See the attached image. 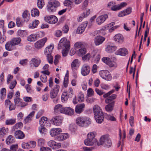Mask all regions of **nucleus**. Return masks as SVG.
Wrapping results in <instances>:
<instances>
[{
  "mask_svg": "<svg viewBox=\"0 0 151 151\" xmlns=\"http://www.w3.org/2000/svg\"><path fill=\"white\" fill-rule=\"evenodd\" d=\"M70 47V43L69 40L64 37L62 38L59 43L58 49L63 48L62 51V55L64 57L66 56Z\"/></svg>",
  "mask_w": 151,
  "mask_h": 151,
  "instance_id": "nucleus-1",
  "label": "nucleus"
},
{
  "mask_svg": "<svg viewBox=\"0 0 151 151\" xmlns=\"http://www.w3.org/2000/svg\"><path fill=\"white\" fill-rule=\"evenodd\" d=\"M76 122L78 125L83 127L88 126L91 123L90 119L86 117H79L76 119Z\"/></svg>",
  "mask_w": 151,
  "mask_h": 151,
  "instance_id": "nucleus-2",
  "label": "nucleus"
},
{
  "mask_svg": "<svg viewBox=\"0 0 151 151\" xmlns=\"http://www.w3.org/2000/svg\"><path fill=\"white\" fill-rule=\"evenodd\" d=\"M111 142L109 136L108 134L102 136L97 143V145L99 146L104 145L105 146H106L107 147H111Z\"/></svg>",
  "mask_w": 151,
  "mask_h": 151,
  "instance_id": "nucleus-3",
  "label": "nucleus"
},
{
  "mask_svg": "<svg viewBox=\"0 0 151 151\" xmlns=\"http://www.w3.org/2000/svg\"><path fill=\"white\" fill-rule=\"evenodd\" d=\"M127 5L126 3L122 2L120 4L116 5L114 3L111 2L108 3V7L112 10L116 11L120 10L122 7L125 6Z\"/></svg>",
  "mask_w": 151,
  "mask_h": 151,
  "instance_id": "nucleus-4",
  "label": "nucleus"
},
{
  "mask_svg": "<svg viewBox=\"0 0 151 151\" xmlns=\"http://www.w3.org/2000/svg\"><path fill=\"white\" fill-rule=\"evenodd\" d=\"M60 5V3L59 2L55 0L49 2L47 5L48 11L51 12L55 11L56 8Z\"/></svg>",
  "mask_w": 151,
  "mask_h": 151,
  "instance_id": "nucleus-5",
  "label": "nucleus"
},
{
  "mask_svg": "<svg viewBox=\"0 0 151 151\" xmlns=\"http://www.w3.org/2000/svg\"><path fill=\"white\" fill-rule=\"evenodd\" d=\"M99 75L103 78L106 81H110L112 79L111 74L107 70L101 71L99 72Z\"/></svg>",
  "mask_w": 151,
  "mask_h": 151,
  "instance_id": "nucleus-6",
  "label": "nucleus"
},
{
  "mask_svg": "<svg viewBox=\"0 0 151 151\" xmlns=\"http://www.w3.org/2000/svg\"><path fill=\"white\" fill-rule=\"evenodd\" d=\"M60 88L59 86H55L51 90L50 97L51 99L56 98L58 96V94Z\"/></svg>",
  "mask_w": 151,
  "mask_h": 151,
  "instance_id": "nucleus-7",
  "label": "nucleus"
},
{
  "mask_svg": "<svg viewBox=\"0 0 151 151\" xmlns=\"http://www.w3.org/2000/svg\"><path fill=\"white\" fill-rule=\"evenodd\" d=\"M45 21L48 23L54 24L58 22V19L57 17L53 15L47 16L45 17Z\"/></svg>",
  "mask_w": 151,
  "mask_h": 151,
  "instance_id": "nucleus-8",
  "label": "nucleus"
},
{
  "mask_svg": "<svg viewBox=\"0 0 151 151\" xmlns=\"http://www.w3.org/2000/svg\"><path fill=\"white\" fill-rule=\"evenodd\" d=\"M47 40V38L45 37L37 41L35 44V47L38 49L41 48L44 46Z\"/></svg>",
  "mask_w": 151,
  "mask_h": 151,
  "instance_id": "nucleus-9",
  "label": "nucleus"
},
{
  "mask_svg": "<svg viewBox=\"0 0 151 151\" xmlns=\"http://www.w3.org/2000/svg\"><path fill=\"white\" fill-rule=\"evenodd\" d=\"M90 70L89 66L86 64H84L81 68V73L83 76H86L89 74Z\"/></svg>",
  "mask_w": 151,
  "mask_h": 151,
  "instance_id": "nucleus-10",
  "label": "nucleus"
},
{
  "mask_svg": "<svg viewBox=\"0 0 151 151\" xmlns=\"http://www.w3.org/2000/svg\"><path fill=\"white\" fill-rule=\"evenodd\" d=\"M48 145L53 149H57L60 148L61 146V144L57 143L53 140H50L48 142Z\"/></svg>",
  "mask_w": 151,
  "mask_h": 151,
  "instance_id": "nucleus-11",
  "label": "nucleus"
},
{
  "mask_svg": "<svg viewBox=\"0 0 151 151\" xmlns=\"http://www.w3.org/2000/svg\"><path fill=\"white\" fill-rule=\"evenodd\" d=\"M88 22H85L80 24L77 28L76 32L78 34H81L84 31L85 29L87 26Z\"/></svg>",
  "mask_w": 151,
  "mask_h": 151,
  "instance_id": "nucleus-12",
  "label": "nucleus"
},
{
  "mask_svg": "<svg viewBox=\"0 0 151 151\" xmlns=\"http://www.w3.org/2000/svg\"><path fill=\"white\" fill-rule=\"evenodd\" d=\"M42 34L43 35L42 32H41L38 33V34H32L27 37V40L30 42L35 41L37 40L40 35Z\"/></svg>",
  "mask_w": 151,
  "mask_h": 151,
  "instance_id": "nucleus-13",
  "label": "nucleus"
},
{
  "mask_svg": "<svg viewBox=\"0 0 151 151\" xmlns=\"http://www.w3.org/2000/svg\"><path fill=\"white\" fill-rule=\"evenodd\" d=\"M61 111V113L70 116L73 115L74 113V109L70 107H63Z\"/></svg>",
  "mask_w": 151,
  "mask_h": 151,
  "instance_id": "nucleus-14",
  "label": "nucleus"
},
{
  "mask_svg": "<svg viewBox=\"0 0 151 151\" xmlns=\"http://www.w3.org/2000/svg\"><path fill=\"white\" fill-rule=\"evenodd\" d=\"M114 40L115 42L119 44L122 43L124 41V38L121 34H117L114 36Z\"/></svg>",
  "mask_w": 151,
  "mask_h": 151,
  "instance_id": "nucleus-15",
  "label": "nucleus"
},
{
  "mask_svg": "<svg viewBox=\"0 0 151 151\" xmlns=\"http://www.w3.org/2000/svg\"><path fill=\"white\" fill-rule=\"evenodd\" d=\"M80 65L78 59H74L71 64V68L73 71H75L78 68Z\"/></svg>",
  "mask_w": 151,
  "mask_h": 151,
  "instance_id": "nucleus-16",
  "label": "nucleus"
},
{
  "mask_svg": "<svg viewBox=\"0 0 151 151\" xmlns=\"http://www.w3.org/2000/svg\"><path fill=\"white\" fill-rule=\"evenodd\" d=\"M52 120L53 124L56 126H60L62 124V119L60 116H55L52 119Z\"/></svg>",
  "mask_w": 151,
  "mask_h": 151,
  "instance_id": "nucleus-17",
  "label": "nucleus"
},
{
  "mask_svg": "<svg viewBox=\"0 0 151 151\" xmlns=\"http://www.w3.org/2000/svg\"><path fill=\"white\" fill-rule=\"evenodd\" d=\"M15 105L18 106L24 107L27 105L26 103L22 102V100L20 98L16 97L14 100Z\"/></svg>",
  "mask_w": 151,
  "mask_h": 151,
  "instance_id": "nucleus-18",
  "label": "nucleus"
},
{
  "mask_svg": "<svg viewBox=\"0 0 151 151\" xmlns=\"http://www.w3.org/2000/svg\"><path fill=\"white\" fill-rule=\"evenodd\" d=\"M85 107V104L84 103L78 104L75 108V111L77 114H80L84 111Z\"/></svg>",
  "mask_w": 151,
  "mask_h": 151,
  "instance_id": "nucleus-19",
  "label": "nucleus"
},
{
  "mask_svg": "<svg viewBox=\"0 0 151 151\" xmlns=\"http://www.w3.org/2000/svg\"><path fill=\"white\" fill-rule=\"evenodd\" d=\"M69 136V134L68 133H62L56 136L55 137V139L59 141H63L67 139Z\"/></svg>",
  "mask_w": 151,
  "mask_h": 151,
  "instance_id": "nucleus-20",
  "label": "nucleus"
},
{
  "mask_svg": "<svg viewBox=\"0 0 151 151\" xmlns=\"http://www.w3.org/2000/svg\"><path fill=\"white\" fill-rule=\"evenodd\" d=\"M62 132V129L60 128H52L50 132V134L52 137L59 135Z\"/></svg>",
  "mask_w": 151,
  "mask_h": 151,
  "instance_id": "nucleus-21",
  "label": "nucleus"
},
{
  "mask_svg": "<svg viewBox=\"0 0 151 151\" xmlns=\"http://www.w3.org/2000/svg\"><path fill=\"white\" fill-rule=\"evenodd\" d=\"M105 38L101 36H97L94 40V43L96 45H99L102 44L105 40Z\"/></svg>",
  "mask_w": 151,
  "mask_h": 151,
  "instance_id": "nucleus-22",
  "label": "nucleus"
},
{
  "mask_svg": "<svg viewBox=\"0 0 151 151\" xmlns=\"http://www.w3.org/2000/svg\"><path fill=\"white\" fill-rule=\"evenodd\" d=\"M107 17L108 16L107 14L101 15L97 18L96 22L98 24L100 25L104 22Z\"/></svg>",
  "mask_w": 151,
  "mask_h": 151,
  "instance_id": "nucleus-23",
  "label": "nucleus"
},
{
  "mask_svg": "<svg viewBox=\"0 0 151 151\" xmlns=\"http://www.w3.org/2000/svg\"><path fill=\"white\" fill-rule=\"evenodd\" d=\"M115 54L116 55L124 56L128 54V51L125 48H123L119 49L115 52Z\"/></svg>",
  "mask_w": 151,
  "mask_h": 151,
  "instance_id": "nucleus-24",
  "label": "nucleus"
},
{
  "mask_svg": "<svg viewBox=\"0 0 151 151\" xmlns=\"http://www.w3.org/2000/svg\"><path fill=\"white\" fill-rule=\"evenodd\" d=\"M33 65L35 67H38L41 63V60L38 58H33L31 60Z\"/></svg>",
  "mask_w": 151,
  "mask_h": 151,
  "instance_id": "nucleus-25",
  "label": "nucleus"
},
{
  "mask_svg": "<svg viewBox=\"0 0 151 151\" xmlns=\"http://www.w3.org/2000/svg\"><path fill=\"white\" fill-rule=\"evenodd\" d=\"M14 136L16 138L22 139L25 137V135L23 132L21 130L16 131L14 133Z\"/></svg>",
  "mask_w": 151,
  "mask_h": 151,
  "instance_id": "nucleus-26",
  "label": "nucleus"
},
{
  "mask_svg": "<svg viewBox=\"0 0 151 151\" xmlns=\"http://www.w3.org/2000/svg\"><path fill=\"white\" fill-rule=\"evenodd\" d=\"M97 141V140H94L87 137V138L85 140L84 143L86 145L92 146Z\"/></svg>",
  "mask_w": 151,
  "mask_h": 151,
  "instance_id": "nucleus-27",
  "label": "nucleus"
},
{
  "mask_svg": "<svg viewBox=\"0 0 151 151\" xmlns=\"http://www.w3.org/2000/svg\"><path fill=\"white\" fill-rule=\"evenodd\" d=\"M116 49V47L114 45H107L106 48V51L108 53H112Z\"/></svg>",
  "mask_w": 151,
  "mask_h": 151,
  "instance_id": "nucleus-28",
  "label": "nucleus"
},
{
  "mask_svg": "<svg viewBox=\"0 0 151 151\" xmlns=\"http://www.w3.org/2000/svg\"><path fill=\"white\" fill-rule=\"evenodd\" d=\"M54 48L53 45H50L48 46L45 49L44 53L45 55H48V54H51Z\"/></svg>",
  "mask_w": 151,
  "mask_h": 151,
  "instance_id": "nucleus-29",
  "label": "nucleus"
},
{
  "mask_svg": "<svg viewBox=\"0 0 151 151\" xmlns=\"http://www.w3.org/2000/svg\"><path fill=\"white\" fill-rule=\"evenodd\" d=\"M11 41L12 44L15 46L20 43L21 41V39L19 37H14L12 39Z\"/></svg>",
  "mask_w": 151,
  "mask_h": 151,
  "instance_id": "nucleus-30",
  "label": "nucleus"
},
{
  "mask_svg": "<svg viewBox=\"0 0 151 151\" xmlns=\"http://www.w3.org/2000/svg\"><path fill=\"white\" fill-rule=\"evenodd\" d=\"M114 103V102H112L106 106L105 109L107 111L110 112L112 111L113 109Z\"/></svg>",
  "mask_w": 151,
  "mask_h": 151,
  "instance_id": "nucleus-31",
  "label": "nucleus"
},
{
  "mask_svg": "<svg viewBox=\"0 0 151 151\" xmlns=\"http://www.w3.org/2000/svg\"><path fill=\"white\" fill-rule=\"evenodd\" d=\"M8 128L5 129L4 127L0 128V137H3L8 132Z\"/></svg>",
  "mask_w": 151,
  "mask_h": 151,
  "instance_id": "nucleus-32",
  "label": "nucleus"
},
{
  "mask_svg": "<svg viewBox=\"0 0 151 151\" xmlns=\"http://www.w3.org/2000/svg\"><path fill=\"white\" fill-rule=\"evenodd\" d=\"M15 139L14 138L12 135H9L6 139V143L7 145L10 144L11 143L14 142Z\"/></svg>",
  "mask_w": 151,
  "mask_h": 151,
  "instance_id": "nucleus-33",
  "label": "nucleus"
},
{
  "mask_svg": "<svg viewBox=\"0 0 151 151\" xmlns=\"http://www.w3.org/2000/svg\"><path fill=\"white\" fill-rule=\"evenodd\" d=\"M63 107V106L60 104H58L55 106L54 108V110L55 112H57L59 111L61 113V110Z\"/></svg>",
  "mask_w": 151,
  "mask_h": 151,
  "instance_id": "nucleus-34",
  "label": "nucleus"
},
{
  "mask_svg": "<svg viewBox=\"0 0 151 151\" xmlns=\"http://www.w3.org/2000/svg\"><path fill=\"white\" fill-rule=\"evenodd\" d=\"M116 97V95L115 94H113L111 96H109L106 97L107 98L105 100V102L106 104L109 103L115 99Z\"/></svg>",
  "mask_w": 151,
  "mask_h": 151,
  "instance_id": "nucleus-35",
  "label": "nucleus"
},
{
  "mask_svg": "<svg viewBox=\"0 0 151 151\" xmlns=\"http://www.w3.org/2000/svg\"><path fill=\"white\" fill-rule=\"evenodd\" d=\"M39 23V21L37 20H35L32 23H30L29 25V27L31 29L35 28L37 27L38 24Z\"/></svg>",
  "mask_w": 151,
  "mask_h": 151,
  "instance_id": "nucleus-36",
  "label": "nucleus"
},
{
  "mask_svg": "<svg viewBox=\"0 0 151 151\" xmlns=\"http://www.w3.org/2000/svg\"><path fill=\"white\" fill-rule=\"evenodd\" d=\"M23 17L24 19V20L27 22L30 18V15L29 12L27 10L24 11L22 14Z\"/></svg>",
  "mask_w": 151,
  "mask_h": 151,
  "instance_id": "nucleus-37",
  "label": "nucleus"
},
{
  "mask_svg": "<svg viewBox=\"0 0 151 151\" xmlns=\"http://www.w3.org/2000/svg\"><path fill=\"white\" fill-rule=\"evenodd\" d=\"M93 110L94 114L103 112L100 107L98 105H96L94 106Z\"/></svg>",
  "mask_w": 151,
  "mask_h": 151,
  "instance_id": "nucleus-38",
  "label": "nucleus"
},
{
  "mask_svg": "<svg viewBox=\"0 0 151 151\" xmlns=\"http://www.w3.org/2000/svg\"><path fill=\"white\" fill-rule=\"evenodd\" d=\"M96 135V133L95 132H93L89 133L87 135V137L94 140H97L95 138Z\"/></svg>",
  "mask_w": 151,
  "mask_h": 151,
  "instance_id": "nucleus-39",
  "label": "nucleus"
},
{
  "mask_svg": "<svg viewBox=\"0 0 151 151\" xmlns=\"http://www.w3.org/2000/svg\"><path fill=\"white\" fill-rule=\"evenodd\" d=\"M84 97L83 93L81 92H80L78 95V100L79 102H83L84 101Z\"/></svg>",
  "mask_w": 151,
  "mask_h": 151,
  "instance_id": "nucleus-40",
  "label": "nucleus"
},
{
  "mask_svg": "<svg viewBox=\"0 0 151 151\" xmlns=\"http://www.w3.org/2000/svg\"><path fill=\"white\" fill-rule=\"evenodd\" d=\"M31 16L33 17H35L36 16H38L39 15V12L38 9L36 8H34L31 10Z\"/></svg>",
  "mask_w": 151,
  "mask_h": 151,
  "instance_id": "nucleus-41",
  "label": "nucleus"
},
{
  "mask_svg": "<svg viewBox=\"0 0 151 151\" xmlns=\"http://www.w3.org/2000/svg\"><path fill=\"white\" fill-rule=\"evenodd\" d=\"M14 46L12 44L11 41L10 42H7L5 45V48L6 50L8 51H11L12 50V47Z\"/></svg>",
  "mask_w": 151,
  "mask_h": 151,
  "instance_id": "nucleus-42",
  "label": "nucleus"
},
{
  "mask_svg": "<svg viewBox=\"0 0 151 151\" xmlns=\"http://www.w3.org/2000/svg\"><path fill=\"white\" fill-rule=\"evenodd\" d=\"M39 130L40 133L43 135H45L47 132V129L43 126H40L39 128Z\"/></svg>",
  "mask_w": 151,
  "mask_h": 151,
  "instance_id": "nucleus-43",
  "label": "nucleus"
},
{
  "mask_svg": "<svg viewBox=\"0 0 151 151\" xmlns=\"http://www.w3.org/2000/svg\"><path fill=\"white\" fill-rule=\"evenodd\" d=\"M68 97L67 92L63 93L61 96V100L63 102H65L68 100Z\"/></svg>",
  "mask_w": 151,
  "mask_h": 151,
  "instance_id": "nucleus-44",
  "label": "nucleus"
},
{
  "mask_svg": "<svg viewBox=\"0 0 151 151\" xmlns=\"http://www.w3.org/2000/svg\"><path fill=\"white\" fill-rule=\"evenodd\" d=\"M47 120V118L45 116L41 117L39 121V123L40 126L45 125V123Z\"/></svg>",
  "mask_w": 151,
  "mask_h": 151,
  "instance_id": "nucleus-45",
  "label": "nucleus"
},
{
  "mask_svg": "<svg viewBox=\"0 0 151 151\" xmlns=\"http://www.w3.org/2000/svg\"><path fill=\"white\" fill-rule=\"evenodd\" d=\"M35 113V111H33L31 112L24 119V121L26 123L29 120H30L31 118L34 116Z\"/></svg>",
  "mask_w": 151,
  "mask_h": 151,
  "instance_id": "nucleus-46",
  "label": "nucleus"
},
{
  "mask_svg": "<svg viewBox=\"0 0 151 151\" xmlns=\"http://www.w3.org/2000/svg\"><path fill=\"white\" fill-rule=\"evenodd\" d=\"M86 50L85 48H82L78 50V54L80 56H83L86 53Z\"/></svg>",
  "mask_w": 151,
  "mask_h": 151,
  "instance_id": "nucleus-47",
  "label": "nucleus"
},
{
  "mask_svg": "<svg viewBox=\"0 0 151 151\" xmlns=\"http://www.w3.org/2000/svg\"><path fill=\"white\" fill-rule=\"evenodd\" d=\"M6 89L5 88H2L0 91V93L1 95V99H4L6 96Z\"/></svg>",
  "mask_w": 151,
  "mask_h": 151,
  "instance_id": "nucleus-48",
  "label": "nucleus"
},
{
  "mask_svg": "<svg viewBox=\"0 0 151 151\" xmlns=\"http://www.w3.org/2000/svg\"><path fill=\"white\" fill-rule=\"evenodd\" d=\"M45 5L44 0H37V6L40 9H42Z\"/></svg>",
  "mask_w": 151,
  "mask_h": 151,
  "instance_id": "nucleus-49",
  "label": "nucleus"
},
{
  "mask_svg": "<svg viewBox=\"0 0 151 151\" xmlns=\"http://www.w3.org/2000/svg\"><path fill=\"white\" fill-rule=\"evenodd\" d=\"M17 34L21 37H24L26 35L27 32L24 30L19 29L17 31Z\"/></svg>",
  "mask_w": 151,
  "mask_h": 151,
  "instance_id": "nucleus-50",
  "label": "nucleus"
},
{
  "mask_svg": "<svg viewBox=\"0 0 151 151\" xmlns=\"http://www.w3.org/2000/svg\"><path fill=\"white\" fill-rule=\"evenodd\" d=\"M16 122L15 119H10L6 120V124L7 125H12Z\"/></svg>",
  "mask_w": 151,
  "mask_h": 151,
  "instance_id": "nucleus-51",
  "label": "nucleus"
},
{
  "mask_svg": "<svg viewBox=\"0 0 151 151\" xmlns=\"http://www.w3.org/2000/svg\"><path fill=\"white\" fill-rule=\"evenodd\" d=\"M29 143V148H33L35 147L36 145V143L35 141H31Z\"/></svg>",
  "mask_w": 151,
  "mask_h": 151,
  "instance_id": "nucleus-52",
  "label": "nucleus"
},
{
  "mask_svg": "<svg viewBox=\"0 0 151 151\" xmlns=\"http://www.w3.org/2000/svg\"><path fill=\"white\" fill-rule=\"evenodd\" d=\"M91 57L90 54L88 53L87 54L83 56L82 59L84 61H88L90 58Z\"/></svg>",
  "mask_w": 151,
  "mask_h": 151,
  "instance_id": "nucleus-53",
  "label": "nucleus"
},
{
  "mask_svg": "<svg viewBox=\"0 0 151 151\" xmlns=\"http://www.w3.org/2000/svg\"><path fill=\"white\" fill-rule=\"evenodd\" d=\"M46 55L47 59L49 63L50 64H52L53 62V57L51 55V54H48V55Z\"/></svg>",
  "mask_w": 151,
  "mask_h": 151,
  "instance_id": "nucleus-54",
  "label": "nucleus"
},
{
  "mask_svg": "<svg viewBox=\"0 0 151 151\" xmlns=\"http://www.w3.org/2000/svg\"><path fill=\"white\" fill-rule=\"evenodd\" d=\"M102 61L106 64L108 65L111 60L110 58L108 57H104L102 59Z\"/></svg>",
  "mask_w": 151,
  "mask_h": 151,
  "instance_id": "nucleus-55",
  "label": "nucleus"
},
{
  "mask_svg": "<svg viewBox=\"0 0 151 151\" xmlns=\"http://www.w3.org/2000/svg\"><path fill=\"white\" fill-rule=\"evenodd\" d=\"M68 82V74L66 73L65 76L63 85H67Z\"/></svg>",
  "mask_w": 151,
  "mask_h": 151,
  "instance_id": "nucleus-56",
  "label": "nucleus"
},
{
  "mask_svg": "<svg viewBox=\"0 0 151 151\" xmlns=\"http://www.w3.org/2000/svg\"><path fill=\"white\" fill-rule=\"evenodd\" d=\"M69 129L72 132H74L76 130L75 125L73 124H70L69 126Z\"/></svg>",
  "mask_w": 151,
  "mask_h": 151,
  "instance_id": "nucleus-57",
  "label": "nucleus"
},
{
  "mask_svg": "<svg viewBox=\"0 0 151 151\" xmlns=\"http://www.w3.org/2000/svg\"><path fill=\"white\" fill-rule=\"evenodd\" d=\"M62 35V31L59 30L55 31V35L57 37H60Z\"/></svg>",
  "mask_w": 151,
  "mask_h": 151,
  "instance_id": "nucleus-58",
  "label": "nucleus"
},
{
  "mask_svg": "<svg viewBox=\"0 0 151 151\" xmlns=\"http://www.w3.org/2000/svg\"><path fill=\"white\" fill-rule=\"evenodd\" d=\"M94 93L93 90L91 88H89L87 90V95L89 97L92 96Z\"/></svg>",
  "mask_w": 151,
  "mask_h": 151,
  "instance_id": "nucleus-59",
  "label": "nucleus"
},
{
  "mask_svg": "<svg viewBox=\"0 0 151 151\" xmlns=\"http://www.w3.org/2000/svg\"><path fill=\"white\" fill-rule=\"evenodd\" d=\"M60 58V56L59 55H57L55 56L54 61V63L55 65H56L58 64Z\"/></svg>",
  "mask_w": 151,
  "mask_h": 151,
  "instance_id": "nucleus-60",
  "label": "nucleus"
},
{
  "mask_svg": "<svg viewBox=\"0 0 151 151\" xmlns=\"http://www.w3.org/2000/svg\"><path fill=\"white\" fill-rule=\"evenodd\" d=\"M69 29V28L68 26L67 25H65L63 27L62 30L64 33H66L68 32Z\"/></svg>",
  "mask_w": 151,
  "mask_h": 151,
  "instance_id": "nucleus-61",
  "label": "nucleus"
},
{
  "mask_svg": "<svg viewBox=\"0 0 151 151\" xmlns=\"http://www.w3.org/2000/svg\"><path fill=\"white\" fill-rule=\"evenodd\" d=\"M96 100V99L94 98H88L86 99V101L88 103L92 104Z\"/></svg>",
  "mask_w": 151,
  "mask_h": 151,
  "instance_id": "nucleus-62",
  "label": "nucleus"
},
{
  "mask_svg": "<svg viewBox=\"0 0 151 151\" xmlns=\"http://www.w3.org/2000/svg\"><path fill=\"white\" fill-rule=\"evenodd\" d=\"M16 23L17 26L20 27L22 26V23H21L20 19L17 17L16 19Z\"/></svg>",
  "mask_w": 151,
  "mask_h": 151,
  "instance_id": "nucleus-63",
  "label": "nucleus"
},
{
  "mask_svg": "<svg viewBox=\"0 0 151 151\" xmlns=\"http://www.w3.org/2000/svg\"><path fill=\"white\" fill-rule=\"evenodd\" d=\"M40 151H51L50 148L49 147H41L40 148Z\"/></svg>",
  "mask_w": 151,
  "mask_h": 151,
  "instance_id": "nucleus-64",
  "label": "nucleus"
}]
</instances>
